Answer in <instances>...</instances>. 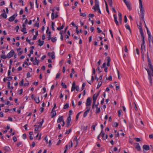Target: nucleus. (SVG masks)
I'll list each match as a JSON object with an SVG mask.
<instances>
[{"label":"nucleus","instance_id":"obj_1","mask_svg":"<svg viewBox=\"0 0 153 153\" xmlns=\"http://www.w3.org/2000/svg\"><path fill=\"white\" fill-rule=\"evenodd\" d=\"M139 8L140 10V22L137 24L138 27L140 30V32L141 34L142 38L144 39V33L142 27V23L143 22L145 23V22L144 20V17L145 13H144V9L142 4V0H139Z\"/></svg>","mask_w":153,"mask_h":153},{"label":"nucleus","instance_id":"obj_2","mask_svg":"<svg viewBox=\"0 0 153 153\" xmlns=\"http://www.w3.org/2000/svg\"><path fill=\"white\" fill-rule=\"evenodd\" d=\"M148 65L149 70L145 68L148 74V79L151 85H152V80L151 74L153 76V66H152L151 60L149 57L148 56Z\"/></svg>","mask_w":153,"mask_h":153},{"label":"nucleus","instance_id":"obj_3","mask_svg":"<svg viewBox=\"0 0 153 153\" xmlns=\"http://www.w3.org/2000/svg\"><path fill=\"white\" fill-rule=\"evenodd\" d=\"M43 123L44 119H42L41 122L37 123L36 125L34 126H35L34 130L35 133H36L37 131H38L39 129L41 128Z\"/></svg>","mask_w":153,"mask_h":153},{"label":"nucleus","instance_id":"obj_4","mask_svg":"<svg viewBox=\"0 0 153 153\" xmlns=\"http://www.w3.org/2000/svg\"><path fill=\"white\" fill-rule=\"evenodd\" d=\"M99 95V93H98L97 94H95L94 95L93 97V102L92 104V108H94L95 103Z\"/></svg>","mask_w":153,"mask_h":153},{"label":"nucleus","instance_id":"obj_5","mask_svg":"<svg viewBox=\"0 0 153 153\" xmlns=\"http://www.w3.org/2000/svg\"><path fill=\"white\" fill-rule=\"evenodd\" d=\"M95 6L93 7V9L95 11H96L100 9L99 7V2L98 0H95Z\"/></svg>","mask_w":153,"mask_h":153},{"label":"nucleus","instance_id":"obj_6","mask_svg":"<svg viewBox=\"0 0 153 153\" xmlns=\"http://www.w3.org/2000/svg\"><path fill=\"white\" fill-rule=\"evenodd\" d=\"M142 39L143 40V43L141 45V50L142 54H143V53H144V52L145 51V46L144 45V44L145 43L144 37L143 39V38H142Z\"/></svg>","mask_w":153,"mask_h":153},{"label":"nucleus","instance_id":"obj_7","mask_svg":"<svg viewBox=\"0 0 153 153\" xmlns=\"http://www.w3.org/2000/svg\"><path fill=\"white\" fill-rule=\"evenodd\" d=\"M123 1L126 5L128 9L129 10H131V8L129 1L128 0H123Z\"/></svg>","mask_w":153,"mask_h":153},{"label":"nucleus","instance_id":"obj_8","mask_svg":"<svg viewBox=\"0 0 153 153\" xmlns=\"http://www.w3.org/2000/svg\"><path fill=\"white\" fill-rule=\"evenodd\" d=\"M62 122V126H63L65 125V123L63 120V116L59 117L57 121V123H61Z\"/></svg>","mask_w":153,"mask_h":153},{"label":"nucleus","instance_id":"obj_9","mask_svg":"<svg viewBox=\"0 0 153 153\" xmlns=\"http://www.w3.org/2000/svg\"><path fill=\"white\" fill-rule=\"evenodd\" d=\"M15 53V52L14 50L13 49L11 50V51L7 54V58H11L14 56Z\"/></svg>","mask_w":153,"mask_h":153},{"label":"nucleus","instance_id":"obj_10","mask_svg":"<svg viewBox=\"0 0 153 153\" xmlns=\"http://www.w3.org/2000/svg\"><path fill=\"white\" fill-rule=\"evenodd\" d=\"M85 110V111L84 112L83 114V117H85L89 113L90 110V107H86Z\"/></svg>","mask_w":153,"mask_h":153},{"label":"nucleus","instance_id":"obj_11","mask_svg":"<svg viewBox=\"0 0 153 153\" xmlns=\"http://www.w3.org/2000/svg\"><path fill=\"white\" fill-rule=\"evenodd\" d=\"M17 16V14H14L12 16L10 17L9 18V21L10 22H12L15 20V18Z\"/></svg>","mask_w":153,"mask_h":153},{"label":"nucleus","instance_id":"obj_12","mask_svg":"<svg viewBox=\"0 0 153 153\" xmlns=\"http://www.w3.org/2000/svg\"><path fill=\"white\" fill-rule=\"evenodd\" d=\"M91 104V101L90 98L88 97L86 100V107H90V105Z\"/></svg>","mask_w":153,"mask_h":153},{"label":"nucleus","instance_id":"obj_13","mask_svg":"<svg viewBox=\"0 0 153 153\" xmlns=\"http://www.w3.org/2000/svg\"><path fill=\"white\" fill-rule=\"evenodd\" d=\"M54 52H49L48 53V55L50 57H51L52 59H54L55 58V56L54 55Z\"/></svg>","mask_w":153,"mask_h":153},{"label":"nucleus","instance_id":"obj_14","mask_svg":"<svg viewBox=\"0 0 153 153\" xmlns=\"http://www.w3.org/2000/svg\"><path fill=\"white\" fill-rule=\"evenodd\" d=\"M58 15L55 14L54 13H52L51 15V19L52 20H53L54 19L57 18L58 16Z\"/></svg>","mask_w":153,"mask_h":153},{"label":"nucleus","instance_id":"obj_15","mask_svg":"<svg viewBox=\"0 0 153 153\" xmlns=\"http://www.w3.org/2000/svg\"><path fill=\"white\" fill-rule=\"evenodd\" d=\"M114 17V21L116 25H119V23L117 20V17L116 15L114 14L113 16Z\"/></svg>","mask_w":153,"mask_h":153},{"label":"nucleus","instance_id":"obj_16","mask_svg":"<svg viewBox=\"0 0 153 153\" xmlns=\"http://www.w3.org/2000/svg\"><path fill=\"white\" fill-rule=\"evenodd\" d=\"M56 112L54 110H52L51 112V117L53 118L56 116Z\"/></svg>","mask_w":153,"mask_h":153},{"label":"nucleus","instance_id":"obj_17","mask_svg":"<svg viewBox=\"0 0 153 153\" xmlns=\"http://www.w3.org/2000/svg\"><path fill=\"white\" fill-rule=\"evenodd\" d=\"M39 62V61L37 59V57L35 58V60L33 62V64L35 65H38Z\"/></svg>","mask_w":153,"mask_h":153},{"label":"nucleus","instance_id":"obj_18","mask_svg":"<svg viewBox=\"0 0 153 153\" xmlns=\"http://www.w3.org/2000/svg\"><path fill=\"white\" fill-rule=\"evenodd\" d=\"M143 149L148 151L149 149V147L148 145H145L143 146Z\"/></svg>","mask_w":153,"mask_h":153},{"label":"nucleus","instance_id":"obj_19","mask_svg":"<svg viewBox=\"0 0 153 153\" xmlns=\"http://www.w3.org/2000/svg\"><path fill=\"white\" fill-rule=\"evenodd\" d=\"M75 89V82H74L73 83L72 88L71 89V91H73Z\"/></svg>","mask_w":153,"mask_h":153},{"label":"nucleus","instance_id":"obj_20","mask_svg":"<svg viewBox=\"0 0 153 153\" xmlns=\"http://www.w3.org/2000/svg\"><path fill=\"white\" fill-rule=\"evenodd\" d=\"M135 144H136V149L139 151L140 150L141 148L139 144L137 143H135Z\"/></svg>","mask_w":153,"mask_h":153},{"label":"nucleus","instance_id":"obj_21","mask_svg":"<svg viewBox=\"0 0 153 153\" xmlns=\"http://www.w3.org/2000/svg\"><path fill=\"white\" fill-rule=\"evenodd\" d=\"M118 15L119 17V20L120 23H121L122 21V16L121 13H119Z\"/></svg>","mask_w":153,"mask_h":153},{"label":"nucleus","instance_id":"obj_22","mask_svg":"<svg viewBox=\"0 0 153 153\" xmlns=\"http://www.w3.org/2000/svg\"><path fill=\"white\" fill-rule=\"evenodd\" d=\"M4 149L7 152L10 151V148L8 146H5L3 147Z\"/></svg>","mask_w":153,"mask_h":153},{"label":"nucleus","instance_id":"obj_23","mask_svg":"<svg viewBox=\"0 0 153 153\" xmlns=\"http://www.w3.org/2000/svg\"><path fill=\"white\" fill-rule=\"evenodd\" d=\"M34 100L37 103H39L40 102L39 97H36L34 98Z\"/></svg>","mask_w":153,"mask_h":153},{"label":"nucleus","instance_id":"obj_24","mask_svg":"<svg viewBox=\"0 0 153 153\" xmlns=\"http://www.w3.org/2000/svg\"><path fill=\"white\" fill-rule=\"evenodd\" d=\"M107 66H109L110 65V63L111 61V59L110 57H107Z\"/></svg>","mask_w":153,"mask_h":153},{"label":"nucleus","instance_id":"obj_25","mask_svg":"<svg viewBox=\"0 0 153 153\" xmlns=\"http://www.w3.org/2000/svg\"><path fill=\"white\" fill-rule=\"evenodd\" d=\"M55 26V23L53 22H52L51 23V27H52V30L53 31H55V28H54Z\"/></svg>","mask_w":153,"mask_h":153},{"label":"nucleus","instance_id":"obj_26","mask_svg":"<svg viewBox=\"0 0 153 153\" xmlns=\"http://www.w3.org/2000/svg\"><path fill=\"white\" fill-rule=\"evenodd\" d=\"M1 16L4 19L7 18V15L5 13H4L1 14Z\"/></svg>","mask_w":153,"mask_h":153},{"label":"nucleus","instance_id":"obj_27","mask_svg":"<svg viewBox=\"0 0 153 153\" xmlns=\"http://www.w3.org/2000/svg\"><path fill=\"white\" fill-rule=\"evenodd\" d=\"M39 45L40 46H41L42 45H43L44 44V41H41L40 39H39Z\"/></svg>","mask_w":153,"mask_h":153},{"label":"nucleus","instance_id":"obj_28","mask_svg":"<svg viewBox=\"0 0 153 153\" xmlns=\"http://www.w3.org/2000/svg\"><path fill=\"white\" fill-rule=\"evenodd\" d=\"M125 26L126 29L128 30L130 32H131V30L129 26L127 24H126Z\"/></svg>","mask_w":153,"mask_h":153},{"label":"nucleus","instance_id":"obj_29","mask_svg":"<svg viewBox=\"0 0 153 153\" xmlns=\"http://www.w3.org/2000/svg\"><path fill=\"white\" fill-rule=\"evenodd\" d=\"M0 58L1 59H5L7 58V55H2L1 56Z\"/></svg>","mask_w":153,"mask_h":153},{"label":"nucleus","instance_id":"obj_30","mask_svg":"<svg viewBox=\"0 0 153 153\" xmlns=\"http://www.w3.org/2000/svg\"><path fill=\"white\" fill-rule=\"evenodd\" d=\"M21 31L23 32L24 34H26L27 33L26 27H23L21 30Z\"/></svg>","mask_w":153,"mask_h":153},{"label":"nucleus","instance_id":"obj_31","mask_svg":"<svg viewBox=\"0 0 153 153\" xmlns=\"http://www.w3.org/2000/svg\"><path fill=\"white\" fill-rule=\"evenodd\" d=\"M108 1L110 7L113 6L112 0H108Z\"/></svg>","mask_w":153,"mask_h":153},{"label":"nucleus","instance_id":"obj_32","mask_svg":"<svg viewBox=\"0 0 153 153\" xmlns=\"http://www.w3.org/2000/svg\"><path fill=\"white\" fill-rule=\"evenodd\" d=\"M101 111L100 108L97 107L96 110V113H99Z\"/></svg>","mask_w":153,"mask_h":153},{"label":"nucleus","instance_id":"obj_33","mask_svg":"<svg viewBox=\"0 0 153 153\" xmlns=\"http://www.w3.org/2000/svg\"><path fill=\"white\" fill-rule=\"evenodd\" d=\"M69 107V104L68 103H66L65 104L64 106V109H66L68 108Z\"/></svg>","mask_w":153,"mask_h":153},{"label":"nucleus","instance_id":"obj_34","mask_svg":"<svg viewBox=\"0 0 153 153\" xmlns=\"http://www.w3.org/2000/svg\"><path fill=\"white\" fill-rule=\"evenodd\" d=\"M63 32V31H61L59 33L61 35L60 39L62 41L63 39V37L62 36V34Z\"/></svg>","mask_w":153,"mask_h":153},{"label":"nucleus","instance_id":"obj_35","mask_svg":"<svg viewBox=\"0 0 153 153\" xmlns=\"http://www.w3.org/2000/svg\"><path fill=\"white\" fill-rule=\"evenodd\" d=\"M17 146L18 147L20 146L22 147L23 146L22 143V142H20L18 143L17 144Z\"/></svg>","mask_w":153,"mask_h":153},{"label":"nucleus","instance_id":"obj_36","mask_svg":"<svg viewBox=\"0 0 153 153\" xmlns=\"http://www.w3.org/2000/svg\"><path fill=\"white\" fill-rule=\"evenodd\" d=\"M102 82H99L98 84L97 85V88H99L102 85Z\"/></svg>","mask_w":153,"mask_h":153},{"label":"nucleus","instance_id":"obj_37","mask_svg":"<svg viewBox=\"0 0 153 153\" xmlns=\"http://www.w3.org/2000/svg\"><path fill=\"white\" fill-rule=\"evenodd\" d=\"M24 85V79H22L19 83V85L20 86H22Z\"/></svg>","mask_w":153,"mask_h":153},{"label":"nucleus","instance_id":"obj_38","mask_svg":"<svg viewBox=\"0 0 153 153\" xmlns=\"http://www.w3.org/2000/svg\"><path fill=\"white\" fill-rule=\"evenodd\" d=\"M61 85L63 88H67V85L64 83L62 82L61 83Z\"/></svg>","mask_w":153,"mask_h":153},{"label":"nucleus","instance_id":"obj_39","mask_svg":"<svg viewBox=\"0 0 153 153\" xmlns=\"http://www.w3.org/2000/svg\"><path fill=\"white\" fill-rule=\"evenodd\" d=\"M48 28L46 30V33L47 34L48 36H51V32L50 31H48Z\"/></svg>","mask_w":153,"mask_h":153},{"label":"nucleus","instance_id":"obj_40","mask_svg":"<svg viewBox=\"0 0 153 153\" xmlns=\"http://www.w3.org/2000/svg\"><path fill=\"white\" fill-rule=\"evenodd\" d=\"M64 26L63 25H62L60 27H58L57 28V30H60L63 29L64 28Z\"/></svg>","mask_w":153,"mask_h":153},{"label":"nucleus","instance_id":"obj_41","mask_svg":"<svg viewBox=\"0 0 153 153\" xmlns=\"http://www.w3.org/2000/svg\"><path fill=\"white\" fill-rule=\"evenodd\" d=\"M102 77H103V75H102L99 77V78H97V76H95V78L97 79V81H98V79H100V80H101L102 79Z\"/></svg>","mask_w":153,"mask_h":153},{"label":"nucleus","instance_id":"obj_42","mask_svg":"<svg viewBox=\"0 0 153 153\" xmlns=\"http://www.w3.org/2000/svg\"><path fill=\"white\" fill-rule=\"evenodd\" d=\"M105 135V133L104 131H103V130H102L101 132L100 133V135L102 137L103 136H104V135Z\"/></svg>","mask_w":153,"mask_h":153},{"label":"nucleus","instance_id":"obj_43","mask_svg":"<svg viewBox=\"0 0 153 153\" xmlns=\"http://www.w3.org/2000/svg\"><path fill=\"white\" fill-rule=\"evenodd\" d=\"M51 39L52 42H56V41L57 40L56 39V37H54V38L52 37V38H51Z\"/></svg>","mask_w":153,"mask_h":153},{"label":"nucleus","instance_id":"obj_44","mask_svg":"<svg viewBox=\"0 0 153 153\" xmlns=\"http://www.w3.org/2000/svg\"><path fill=\"white\" fill-rule=\"evenodd\" d=\"M147 32L148 36H152L151 35V33L150 31H149L148 28H147Z\"/></svg>","mask_w":153,"mask_h":153},{"label":"nucleus","instance_id":"obj_45","mask_svg":"<svg viewBox=\"0 0 153 153\" xmlns=\"http://www.w3.org/2000/svg\"><path fill=\"white\" fill-rule=\"evenodd\" d=\"M86 85V84L85 83H83L82 84V91L84 89Z\"/></svg>","mask_w":153,"mask_h":153},{"label":"nucleus","instance_id":"obj_46","mask_svg":"<svg viewBox=\"0 0 153 153\" xmlns=\"http://www.w3.org/2000/svg\"><path fill=\"white\" fill-rule=\"evenodd\" d=\"M72 131V130L71 129H70L69 130L67 131L66 132H65V134H68L70 133Z\"/></svg>","mask_w":153,"mask_h":153},{"label":"nucleus","instance_id":"obj_47","mask_svg":"<svg viewBox=\"0 0 153 153\" xmlns=\"http://www.w3.org/2000/svg\"><path fill=\"white\" fill-rule=\"evenodd\" d=\"M97 125V123H96L95 125H93L92 126V128L93 129L94 131L95 130L96 126Z\"/></svg>","mask_w":153,"mask_h":153},{"label":"nucleus","instance_id":"obj_48","mask_svg":"<svg viewBox=\"0 0 153 153\" xmlns=\"http://www.w3.org/2000/svg\"><path fill=\"white\" fill-rule=\"evenodd\" d=\"M23 90L22 89H21L19 91H18L19 94L20 95H21L22 94L23 92Z\"/></svg>","mask_w":153,"mask_h":153},{"label":"nucleus","instance_id":"obj_49","mask_svg":"<svg viewBox=\"0 0 153 153\" xmlns=\"http://www.w3.org/2000/svg\"><path fill=\"white\" fill-rule=\"evenodd\" d=\"M103 139V140H105L108 137V135L107 134H106L105 135H104V136L102 137Z\"/></svg>","mask_w":153,"mask_h":153},{"label":"nucleus","instance_id":"obj_50","mask_svg":"<svg viewBox=\"0 0 153 153\" xmlns=\"http://www.w3.org/2000/svg\"><path fill=\"white\" fill-rule=\"evenodd\" d=\"M111 7V10H112V11L113 12H114L115 13H117V11L116 10H115L114 7L113 6H112V7Z\"/></svg>","mask_w":153,"mask_h":153},{"label":"nucleus","instance_id":"obj_51","mask_svg":"<svg viewBox=\"0 0 153 153\" xmlns=\"http://www.w3.org/2000/svg\"><path fill=\"white\" fill-rule=\"evenodd\" d=\"M71 116H69L68 117L67 119V122H71Z\"/></svg>","mask_w":153,"mask_h":153},{"label":"nucleus","instance_id":"obj_52","mask_svg":"<svg viewBox=\"0 0 153 153\" xmlns=\"http://www.w3.org/2000/svg\"><path fill=\"white\" fill-rule=\"evenodd\" d=\"M92 75H93L95 73V70L94 68H92Z\"/></svg>","mask_w":153,"mask_h":153},{"label":"nucleus","instance_id":"obj_53","mask_svg":"<svg viewBox=\"0 0 153 153\" xmlns=\"http://www.w3.org/2000/svg\"><path fill=\"white\" fill-rule=\"evenodd\" d=\"M19 26L18 25L17 26H16V27H15V30H16V31L17 32H18V30H19Z\"/></svg>","mask_w":153,"mask_h":153},{"label":"nucleus","instance_id":"obj_54","mask_svg":"<svg viewBox=\"0 0 153 153\" xmlns=\"http://www.w3.org/2000/svg\"><path fill=\"white\" fill-rule=\"evenodd\" d=\"M48 146L49 147H50L51 146L52 143H51V140H49V142H48Z\"/></svg>","mask_w":153,"mask_h":153},{"label":"nucleus","instance_id":"obj_55","mask_svg":"<svg viewBox=\"0 0 153 153\" xmlns=\"http://www.w3.org/2000/svg\"><path fill=\"white\" fill-rule=\"evenodd\" d=\"M5 4V2L4 1H2L0 3V6H2L4 5Z\"/></svg>","mask_w":153,"mask_h":153},{"label":"nucleus","instance_id":"obj_56","mask_svg":"<svg viewBox=\"0 0 153 153\" xmlns=\"http://www.w3.org/2000/svg\"><path fill=\"white\" fill-rule=\"evenodd\" d=\"M135 53L137 54V55H139V52L138 49L137 48L136 49V51H135Z\"/></svg>","mask_w":153,"mask_h":153},{"label":"nucleus","instance_id":"obj_57","mask_svg":"<svg viewBox=\"0 0 153 153\" xmlns=\"http://www.w3.org/2000/svg\"><path fill=\"white\" fill-rule=\"evenodd\" d=\"M134 139L137 142H139L140 141V138H135Z\"/></svg>","mask_w":153,"mask_h":153},{"label":"nucleus","instance_id":"obj_58","mask_svg":"<svg viewBox=\"0 0 153 153\" xmlns=\"http://www.w3.org/2000/svg\"><path fill=\"white\" fill-rule=\"evenodd\" d=\"M124 51L126 53H127L128 51V50L127 48V47L126 46H124Z\"/></svg>","mask_w":153,"mask_h":153},{"label":"nucleus","instance_id":"obj_59","mask_svg":"<svg viewBox=\"0 0 153 153\" xmlns=\"http://www.w3.org/2000/svg\"><path fill=\"white\" fill-rule=\"evenodd\" d=\"M75 89H76V91H79V87L78 86H76L75 85Z\"/></svg>","mask_w":153,"mask_h":153},{"label":"nucleus","instance_id":"obj_60","mask_svg":"<svg viewBox=\"0 0 153 153\" xmlns=\"http://www.w3.org/2000/svg\"><path fill=\"white\" fill-rule=\"evenodd\" d=\"M80 15L83 17H85L86 15L85 13H81Z\"/></svg>","mask_w":153,"mask_h":153},{"label":"nucleus","instance_id":"obj_61","mask_svg":"<svg viewBox=\"0 0 153 153\" xmlns=\"http://www.w3.org/2000/svg\"><path fill=\"white\" fill-rule=\"evenodd\" d=\"M23 13V10L22 9H21L19 12V13L20 15H22Z\"/></svg>","mask_w":153,"mask_h":153},{"label":"nucleus","instance_id":"obj_62","mask_svg":"<svg viewBox=\"0 0 153 153\" xmlns=\"http://www.w3.org/2000/svg\"><path fill=\"white\" fill-rule=\"evenodd\" d=\"M106 79L110 81H111L112 80V76H110L108 78H107Z\"/></svg>","mask_w":153,"mask_h":153},{"label":"nucleus","instance_id":"obj_63","mask_svg":"<svg viewBox=\"0 0 153 153\" xmlns=\"http://www.w3.org/2000/svg\"><path fill=\"white\" fill-rule=\"evenodd\" d=\"M124 22L125 23H126L127 22V17L126 15H125L124 16Z\"/></svg>","mask_w":153,"mask_h":153},{"label":"nucleus","instance_id":"obj_64","mask_svg":"<svg viewBox=\"0 0 153 153\" xmlns=\"http://www.w3.org/2000/svg\"><path fill=\"white\" fill-rule=\"evenodd\" d=\"M118 123H114L113 125V126L114 127H117L118 126Z\"/></svg>","mask_w":153,"mask_h":153}]
</instances>
